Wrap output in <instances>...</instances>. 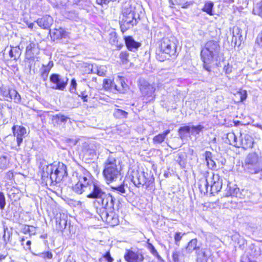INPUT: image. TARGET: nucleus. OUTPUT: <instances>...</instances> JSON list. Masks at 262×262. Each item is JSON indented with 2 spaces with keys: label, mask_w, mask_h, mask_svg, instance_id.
Listing matches in <instances>:
<instances>
[{
  "label": "nucleus",
  "mask_w": 262,
  "mask_h": 262,
  "mask_svg": "<svg viewBox=\"0 0 262 262\" xmlns=\"http://www.w3.org/2000/svg\"><path fill=\"white\" fill-rule=\"evenodd\" d=\"M196 262H207L209 257V250L206 248L202 247L201 249L197 252Z\"/></svg>",
  "instance_id": "26"
},
{
  "label": "nucleus",
  "mask_w": 262,
  "mask_h": 262,
  "mask_svg": "<svg viewBox=\"0 0 262 262\" xmlns=\"http://www.w3.org/2000/svg\"><path fill=\"white\" fill-rule=\"evenodd\" d=\"M70 118L68 116L59 113L52 116L51 121L54 126H60L64 125Z\"/></svg>",
  "instance_id": "21"
},
{
  "label": "nucleus",
  "mask_w": 262,
  "mask_h": 262,
  "mask_svg": "<svg viewBox=\"0 0 262 262\" xmlns=\"http://www.w3.org/2000/svg\"><path fill=\"white\" fill-rule=\"evenodd\" d=\"M124 257L127 262H142L144 260V256L141 252L128 249L126 250Z\"/></svg>",
  "instance_id": "16"
},
{
  "label": "nucleus",
  "mask_w": 262,
  "mask_h": 262,
  "mask_svg": "<svg viewBox=\"0 0 262 262\" xmlns=\"http://www.w3.org/2000/svg\"><path fill=\"white\" fill-rule=\"evenodd\" d=\"M12 130L13 135L16 138V142L18 146H19L23 141L24 138L27 134L26 129L25 127L19 125H14Z\"/></svg>",
  "instance_id": "18"
},
{
  "label": "nucleus",
  "mask_w": 262,
  "mask_h": 262,
  "mask_svg": "<svg viewBox=\"0 0 262 262\" xmlns=\"http://www.w3.org/2000/svg\"><path fill=\"white\" fill-rule=\"evenodd\" d=\"M245 165L249 172L254 174L260 173L259 179H262V167L258 162V157L256 152L248 154L246 160Z\"/></svg>",
  "instance_id": "7"
},
{
  "label": "nucleus",
  "mask_w": 262,
  "mask_h": 262,
  "mask_svg": "<svg viewBox=\"0 0 262 262\" xmlns=\"http://www.w3.org/2000/svg\"><path fill=\"white\" fill-rule=\"evenodd\" d=\"M193 2H192V1H189V2H186V3H184L182 6V8H188V7L190 5H193Z\"/></svg>",
  "instance_id": "63"
},
{
  "label": "nucleus",
  "mask_w": 262,
  "mask_h": 262,
  "mask_svg": "<svg viewBox=\"0 0 262 262\" xmlns=\"http://www.w3.org/2000/svg\"><path fill=\"white\" fill-rule=\"evenodd\" d=\"M6 199L3 192H0V209L3 210L6 206Z\"/></svg>",
  "instance_id": "53"
},
{
  "label": "nucleus",
  "mask_w": 262,
  "mask_h": 262,
  "mask_svg": "<svg viewBox=\"0 0 262 262\" xmlns=\"http://www.w3.org/2000/svg\"><path fill=\"white\" fill-rule=\"evenodd\" d=\"M33 254L38 257H40L45 259V260H47L48 259H51L53 257V254L50 251H45L43 252H40L37 254L33 253Z\"/></svg>",
  "instance_id": "41"
},
{
  "label": "nucleus",
  "mask_w": 262,
  "mask_h": 262,
  "mask_svg": "<svg viewBox=\"0 0 262 262\" xmlns=\"http://www.w3.org/2000/svg\"><path fill=\"white\" fill-rule=\"evenodd\" d=\"M79 97H81L83 102H88V93L85 90L80 91L79 93L78 92L77 94Z\"/></svg>",
  "instance_id": "54"
},
{
  "label": "nucleus",
  "mask_w": 262,
  "mask_h": 262,
  "mask_svg": "<svg viewBox=\"0 0 262 262\" xmlns=\"http://www.w3.org/2000/svg\"><path fill=\"white\" fill-rule=\"evenodd\" d=\"M232 67L229 63L225 65L223 68V70L226 74H229L232 72Z\"/></svg>",
  "instance_id": "58"
},
{
  "label": "nucleus",
  "mask_w": 262,
  "mask_h": 262,
  "mask_svg": "<svg viewBox=\"0 0 262 262\" xmlns=\"http://www.w3.org/2000/svg\"><path fill=\"white\" fill-rule=\"evenodd\" d=\"M129 54L126 51H122L120 54V58L123 63H127L128 62V57Z\"/></svg>",
  "instance_id": "52"
},
{
  "label": "nucleus",
  "mask_w": 262,
  "mask_h": 262,
  "mask_svg": "<svg viewBox=\"0 0 262 262\" xmlns=\"http://www.w3.org/2000/svg\"><path fill=\"white\" fill-rule=\"evenodd\" d=\"M69 33L62 28L55 29L52 35H51L54 39H60L61 38H66L68 37Z\"/></svg>",
  "instance_id": "27"
},
{
  "label": "nucleus",
  "mask_w": 262,
  "mask_h": 262,
  "mask_svg": "<svg viewBox=\"0 0 262 262\" xmlns=\"http://www.w3.org/2000/svg\"><path fill=\"white\" fill-rule=\"evenodd\" d=\"M103 174L107 184L116 181L120 177V169L115 158L109 156L105 161Z\"/></svg>",
  "instance_id": "5"
},
{
  "label": "nucleus",
  "mask_w": 262,
  "mask_h": 262,
  "mask_svg": "<svg viewBox=\"0 0 262 262\" xmlns=\"http://www.w3.org/2000/svg\"><path fill=\"white\" fill-rule=\"evenodd\" d=\"M97 74L100 76H103L105 75V73L101 69L100 67L97 69Z\"/></svg>",
  "instance_id": "64"
},
{
  "label": "nucleus",
  "mask_w": 262,
  "mask_h": 262,
  "mask_svg": "<svg viewBox=\"0 0 262 262\" xmlns=\"http://www.w3.org/2000/svg\"><path fill=\"white\" fill-rule=\"evenodd\" d=\"M124 40L127 49L132 52L136 51L141 45L140 42L135 41L131 36L124 37Z\"/></svg>",
  "instance_id": "23"
},
{
  "label": "nucleus",
  "mask_w": 262,
  "mask_h": 262,
  "mask_svg": "<svg viewBox=\"0 0 262 262\" xmlns=\"http://www.w3.org/2000/svg\"><path fill=\"white\" fill-rule=\"evenodd\" d=\"M125 185L124 181H121V183L116 185H111V188L114 192H117L118 194L125 196L126 194V190L125 188Z\"/></svg>",
  "instance_id": "28"
},
{
  "label": "nucleus",
  "mask_w": 262,
  "mask_h": 262,
  "mask_svg": "<svg viewBox=\"0 0 262 262\" xmlns=\"http://www.w3.org/2000/svg\"><path fill=\"white\" fill-rule=\"evenodd\" d=\"M114 81L108 79H104L103 82V86L105 90L113 92Z\"/></svg>",
  "instance_id": "43"
},
{
  "label": "nucleus",
  "mask_w": 262,
  "mask_h": 262,
  "mask_svg": "<svg viewBox=\"0 0 262 262\" xmlns=\"http://www.w3.org/2000/svg\"><path fill=\"white\" fill-rule=\"evenodd\" d=\"M198 185L201 193L205 194L209 192L210 181L206 177L200 179Z\"/></svg>",
  "instance_id": "25"
},
{
  "label": "nucleus",
  "mask_w": 262,
  "mask_h": 262,
  "mask_svg": "<svg viewBox=\"0 0 262 262\" xmlns=\"http://www.w3.org/2000/svg\"><path fill=\"white\" fill-rule=\"evenodd\" d=\"M239 144L244 150L252 148L254 144L253 138L248 134H245L244 136H242Z\"/></svg>",
  "instance_id": "24"
},
{
  "label": "nucleus",
  "mask_w": 262,
  "mask_h": 262,
  "mask_svg": "<svg viewBox=\"0 0 262 262\" xmlns=\"http://www.w3.org/2000/svg\"><path fill=\"white\" fill-rule=\"evenodd\" d=\"M140 20L139 13L134 6L129 3L125 4L119 17V24L121 31L124 33L126 30L136 26Z\"/></svg>",
  "instance_id": "4"
},
{
  "label": "nucleus",
  "mask_w": 262,
  "mask_h": 262,
  "mask_svg": "<svg viewBox=\"0 0 262 262\" xmlns=\"http://www.w3.org/2000/svg\"><path fill=\"white\" fill-rule=\"evenodd\" d=\"M42 68H43V69L41 72V77L43 78V80H46L48 77V74L50 70L48 68H46L45 67H42Z\"/></svg>",
  "instance_id": "56"
},
{
  "label": "nucleus",
  "mask_w": 262,
  "mask_h": 262,
  "mask_svg": "<svg viewBox=\"0 0 262 262\" xmlns=\"http://www.w3.org/2000/svg\"><path fill=\"white\" fill-rule=\"evenodd\" d=\"M73 176L76 178L77 182L73 186L72 190L77 194L86 192L87 198L100 199L106 192L104 186L83 167H79L74 172Z\"/></svg>",
  "instance_id": "1"
},
{
  "label": "nucleus",
  "mask_w": 262,
  "mask_h": 262,
  "mask_svg": "<svg viewBox=\"0 0 262 262\" xmlns=\"http://www.w3.org/2000/svg\"><path fill=\"white\" fill-rule=\"evenodd\" d=\"M9 90L7 89L6 87L2 86L0 87V99H4L5 100L9 101V99L8 98Z\"/></svg>",
  "instance_id": "40"
},
{
  "label": "nucleus",
  "mask_w": 262,
  "mask_h": 262,
  "mask_svg": "<svg viewBox=\"0 0 262 262\" xmlns=\"http://www.w3.org/2000/svg\"><path fill=\"white\" fill-rule=\"evenodd\" d=\"M113 258L111 256L110 252L107 251L99 259V262H113Z\"/></svg>",
  "instance_id": "45"
},
{
  "label": "nucleus",
  "mask_w": 262,
  "mask_h": 262,
  "mask_svg": "<svg viewBox=\"0 0 262 262\" xmlns=\"http://www.w3.org/2000/svg\"><path fill=\"white\" fill-rule=\"evenodd\" d=\"M115 201V198L111 193L105 192L100 198V202H98L101 206L100 209H104L107 211L114 210Z\"/></svg>",
  "instance_id": "12"
},
{
  "label": "nucleus",
  "mask_w": 262,
  "mask_h": 262,
  "mask_svg": "<svg viewBox=\"0 0 262 262\" xmlns=\"http://www.w3.org/2000/svg\"><path fill=\"white\" fill-rule=\"evenodd\" d=\"M191 127L189 126H184L180 127L178 129V135L183 140L187 137V134L190 132Z\"/></svg>",
  "instance_id": "34"
},
{
  "label": "nucleus",
  "mask_w": 262,
  "mask_h": 262,
  "mask_svg": "<svg viewBox=\"0 0 262 262\" xmlns=\"http://www.w3.org/2000/svg\"><path fill=\"white\" fill-rule=\"evenodd\" d=\"M205 160L209 167L211 169H214L216 168L215 162L212 159V154L211 152L206 151L205 153Z\"/></svg>",
  "instance_id": "32"
},
{
  "label": "nucleus",
  "mask_w": 262,
  "mask_h": 262,
  "mask_svg": "<svg viewBox=\"0 0 262 262\" xmlns=\"http://www.w3.org/2000/svg\"><path fill=\"white\" fill-rule=\"evenodd\" d=\"M190 127L192 129V134H195V135H199L204 128V126L202 125H193Z\"/></svg>",
  "instance_id": "48"
},
{
  "label": "nucleus",
  "mask_w": 262,
  "mask_h": 262,
  "mask_svg": "<svg viewBox=\"0 0 262 262\" xmlns=\"http://www.w3.org/2000/svg\"><path fill=\"white\" fill-rule=\"evenodd\" d=\"M68 78L64 80L58 74H52L50 76V81L52 84L51 88L54 90H64L68 84Z\"/></svg>",
  "instance_id": "11"
},
{
  "label": "nucleus",
  "mask_w": 262,
  "mask_h": 262,
  "mask_svg": "<svg viewBox=\"0 0 262 262\" xmlns=\"http://www.w3.org/2000/svg\"><path fill=\"white\" fill-rule=\"evenodd\" d=\"M177 40L175 37H164L157 43L156 51V58L164 61L177 56Z\"/></svg>",
  "instance_id": "3"
},
{
  "label": "nucleus",
  "mask_w": 262,
  "mask_h": 262,
  "mask_svg": "<svg viewBox=\"0 0 262 262\" xmlns=\"http://www.w3.org/2000/svg\"><path fill=\"white\" fill-rule=\"evenodd\" d=\"M97 212L103 222H105L111 226H115L119 224V217L114 210L107 211L104 209H97Z\"/></svg>",
  "instance_id": "8"
},
{
  "label": "nucleus",
  "mask_w": 262,
  "mask_h": 262,
  "mask_svg": "<svg viewBox=\"0 0 262 262\" xmlns=\"http://www.w3.org/2000/svg\"><path fill=\"white\" fill-rule=\"evenodd\" d=\"M256 42L259 47L262 48V32L258 34Z\"/></svg>",
  "instance_id": "60"
},
{
  "label": "nucleus",
  "mask_w": 262,
  "mask_h": 262,
  "mask_svg": "<svg viewBox=\"0 0 262 262\" xmlns=\"http://www.w3.org/2000/svg\"><path fill=\"white\" fill-rule=\"evenodd\" d=\"M132 181L137 187L145 185L147 189L154 183L155 178L151 171H137L133 175Z\"/></svg>",
  "instance_id": "6"
},
{
  "label": "nucleus",
  "mask_w": 262,
  "mask_h": 262,
  "mask_svg": "<svg viewBox=\"0 0 262 262\" xmlns=\"http://www.w3.org/2000/svg\"><path fill=\"white\" fill-rule=\"evenodd\" d=\"M7 164V160L5 157L0 158V169H5Z\"/></svg>",
  "instance_id": "55"
},
{
  "label": "nucleus",
  "mask_w": 262,
  "mask_h": 262,
  "mask_svg": "<svg viewBox=\"0 0 262 262\" xmlns=\"http://www.w3.org/2000/svg\"><path fill=\"white\" fill-rule=\"evenodd\" d=\"M221 47L219 42L214 40L208 41L201 51V58L203 62V68L207 71H211V65L220 58Z\"/></svg>",
  "instance_id": "2"
},
{
  "label": "nucleus",
  "mask_w": 262,
  "mask_h": 262,
  "mask_svg": "<svg viewBox=\"0 0 262 262\" xmlns=\"http://www.w3.org/2000/svg\"><path fill=\"white\" fill-rule=\"evenodd\" d=\"M170 132L169 129H167L162 133L155 136L152 139L153 143L154 144H161L165 140L167 136L170 133Z\"/></svg>",
  "instance_id": "29"
},
{
  "label": "nucleus",
  "mask_w": 262,
  "mask_h": 262,
  "mask_svg": "<svg viewBox=\"0 0 262 262\" xmlns=\"http://www.w3.org/2000/svg\"><path fill=\"white\" fill-rule=\"evenodd\" d=\"M201 243H199L196 238H193L190 240L185 248L182 249V254L187 255L195 251L196 253L198 251L201 249Z\"/></svg>",
  "instance_id": "14"
},
{
  "label": "nucleus",
  "mask_w": 262,
  "mask_h": 262,
  "mask_svg": "<svg viewBox=\"0 0 262 262\" xmlns=\"http://www.w3.org/2000/svg\"><path fill=\"white\" fill-rule=\"evenodd\" d=\"M68 226V216L64 214L60 213L56 216V229L63 232Z\"/></svg>",
  "instance_id": "19"
},
{
  "label": "nucleus",
  "mask_w": 262,
  "mask_h": 262,
  "mask_svg": "<svg viewBox=\"0 0 262 262\" xmlns=\"http://www.w3.org/2000/svg\"><path fill=\"white\" fill-rule=\"evenodd\" d=\"M77 82L76 80L73 78L71 80V84H70V91L72 93H74L75 94H78V92L76 91V88H77Z\"/></svg>",
  "instance_id": "50"
},
{
  "label": "nucleus",
  "mask_w": 262,
  "mask_h": 262,
  "mask_svg": "<svg viewBox=\"0 0 262 262\" xmlns=\"http://www.w3.org/2000/svg\"><path fill=\"white\" fill-rule=\"evenodd\" d=\"M147 248L148 249V250L150 251L151 254L153 255L154 256L157 257V258L161 260H162V257L161 256L158 254L157 250L155 249V247L153 246L152 244L149 242V239L148 240L147 242Z\"/></svg>",
  "instance_id": "37"
},
{
  "label": "nucleus",
  "mask_w": 262,
  "mask_h": 262,
  "mask_svg": "<svg viewBox=\"0 0 262 262\" xmlns=\"http://www.w3.org/2000/svg\"><path fill=\"white\" fill-rule=\"evenodd\" d=\"M117 0H96L97 4L103 6V5H107L110 2H116Z\"/></svg>",
  "instance_id": "57"
},
{
  "label": "nucleus",
  "mask_w": 262,
  "mask_h": 262,
  "mask_svg": "<svg viewBox=\"0 0 262 262\" xmlns=\"http://www.w3.org/2000/svg\"><path fill=\"white\" fill-rule=\"evenodd\" d=\"M185 234V233H181L177 232L175 233L174 236V243L177 246H180V242L182 239V237Z\"/></svg>",
  "instance_id": "49"
},
{
  "label": "nucleus",
  "mask_w": 262,
  "mask_h": 262,
  "mask_svg": "<svg viewBox=\"0 0 262 262\" xmlns=\"http://www.w3.org/2000/svg\"><path fill=\"white\" fill-rule=\"evenodd\" d=\"M8 230V228L5 227L4 228V234L3 235V238L4 239L5 242L7 244L8 243H11V236L12 234V232H7L8 237H6V231Z\"/></svg>",
  "instance_id": "51"
},
{
  "label": "nucleus",
  "mask_w": 262,
  "mask_h": 262,
  "mask_svg": "<svg viewBox=\"0 0 262 262\" xmlns=\"http://www.w3.org/2000/svg\"><path fill=\"white\" fill-rule=\"evenodd\" d=\"M8 98L9 101L13 100L14 102L19 103L21 101V97L19 93L14 89H10Z\"/></svg>",
  "instance_id": "30"
},
{
  "label": "nucleus",
  "mask_w": 262,
  "mask_h": 262,
  "mask_svg": "<svg viewBox=\"0 0 262 262\" xmlns=\"http://www.w3.org/2000/svg\"><path fill=\"white\" fill-rule=\"evenodd\" d=\"M226 191V196H231L240 199L243 198V195L242 192H244V190H243L242 192H240L239 188L235 184H228Z\"/></svg>",
  "instance_id": "20"
},
{
  "label": "nucleus",
  "mask_w": 262,
  "mask_h": 262,
  "mask_svg": "<svg viewBox=\"0 0 262 262\" xmlns=\"http://www.w3.org/2000/svg\"><path fill=\"white\" fill-rule=\"evenodd\" d=\"M223 185V179L218 174L213 173L210 180L209 192L210 194L214 195L217 193L221 189Z\"/></svg>",
  "instance_id": "13"
},
{
  "label": "nucleus",
  "mask_w": 262,
  "mask_h": 262,
  "mask_svg": "<svg viewBox=\"0 0 262 262\" xmlns=\"http://www.w3.org/2000/svg\"><path fill=\"white\" fill-rule=\"evenodd\" d=\"M127 115V112L121 109H116L114 112V116L117 119L126 118Z\"/></svg>",
  "instance_id": "38"
},
{
  "label": "nucleus",
  "mask_w": 262,
  "mask_h": 262,
  "mask_svg": "<svg viewBox=\"0 0 262 262\" xmlns=\"http://www.w3.org/2000/svg\"><path fill=\"white\" fill-rule=\"evenodd\" d=\"M9 55L11 58H13L14 60H17L19 58L21 55V51L19 46L12 47L9 52Z\"/></svg>",
  "instance_id": "33"
},
{
  "label": "nucleus",
  "mask_w": 262,
  "mask_h": 262,
  "mask_svg": "<svg viewBox=\"0 0 262 262\" xmlns=\"http://www.w3.org/2000/svg\"><path fill=\"white\" fill-rule=\"evenodd\" d=\"M239 95H240L241 100L242 101H244L247 98V92L246 91L244 90V91H241L239 92Z\"/></svg>",
  "instance_id": "61"
},
{
  "label": "nucleus",
  "mask_w": 262,
  "mask_h": 262,
  "mask_svg": "<svg viewBox=\"0 0 262 262\" xmlns=\"http://www.w3.org/2000/svg\"><path fill=\"white\" fill-rule=\"evenodd\" d=\"M227 140L229 144L236 147H239L240 146L237 145V139L235 134L233 133H229L227 134Z\"/></svg>",
  "instance_id": "35"
},
{
  "label": "nucleus",
  "mask_w": 262,
  "mask_h": 262,
  "mask_svg": "<svg viewBox=\"0 0 262 262\" xmlns=\"http://www.w3.org/2000/svg\"><path fill=\"white\" fill-rule=\"evenodd\" d=\"M54 170L52 175L51 176V182L59 183L64 177L68 176L67 166L63 163L59 162L57 166L53 165Z\"/></svg>",
  "instance_id": "10"
},
{
  "label": "nucleus",
  "mask_w": 262,
  "mask_h": 262,
  "mask_svg": "<svg viewBox=\"0 0 262 262\" xmlns=\"http://www.w3.org/2000/svg\"><path fill=\"white\" fill-rule=\"evenodd\" d=\"M113 92L125 93L128 89V86L125 82V77L118 76L113 83Z\"/></svg>",
  "instance_id": "15"
},
{
  "label": "nucleus",
  "mask_w": 262,
  "mask_h": 262,
  "mask_svg": "<svg viewBox=\"0 0 262 262\" xmlns=\"http://www.w3.org/2000/svg\"><path fill=\"white\" fill-rule=\"evenodd\" d=\"M13 172L11 171H8L6 174V178L7 180H11L13 179Z\"/></svg>",
  "instance_id": "62"
},
{
  "label": "nucleus",
  "mask_w": 262,
  "mask_h": 262,
  "mask_svg": "<svg viewBox=\"0 0 262 262\" xmlns=\"http://www.w3.org/2000/svg\"><path fill=\"white\" fill-rule=\"evenodd\" d=\"M176 161L179 163L182 168H185L186 166V159L185 155L183 153L179 154Z\"/></svg>",
  "instance_id": "44"
},
{
  "label": "nucleus",
  "mask_w": 262,
  "mask_h": 262,
  "mask_svg": "<svg viewBox=\"0 0 262 262\" xmlns=\"http://www.w3.org/2000/svg\"><path fill=\"white\" fill-rule=\"evenodd\" d=\"M232 38L231 42L234 44V46H240L241 43L244 40V37L243 36V30L237 26H234L232 29Z\"/></svg>",
  "instance_id": "17"
},
{
  "label": "nucleus",
  "mask_w": 262,
  "mask_h": 262,
  "mask_svg": "<svg viewBox=\"0 0 262 262\" xmlns=\"http://www.w3.org/2000/svg\"><path fill=\"white\" fill-rule=\"evenodd\" d=\"M35 43L33 42L30 43L26 47V54L29 58H32L33 54L32 52V50L35 47Z\"/></svg>",
  "instance_id": "46"
},
{
  "label": "nucleus",
  "mask_w": 262,
  "mask_h": 262,
  "mask_svg": "<svg viewBox=\"0 0 262 262\" xmlns=\"http://www.w3.org/2000/svg\"><path fill=\"white\" fill-rule=\"evenodd\" d=\"M139 88L142 96L147 98L155 97L156 87L155 83H149L144 79H140L138 83Z\"/></svg>",
  "instance_id": "9"
},
{
  "label": "nucleus",
  "mask_w": 262,
  "mask_h": 262,
  "mask_svg": "<svg viewBox=\"0 0 262 262\" xmlns=\"http://www.w3.org/2000/svg\"><path fill=\"white\" fill-rule=\"evenodd\" d=\"M27 232L29 234H34L36 232V229L32 226H28L27 228H25Z\"/></svg>",
  "instance_id": "59"
},
{
  "label": "nucleus",
  "mask_w": 262,
  "mask_h": 262,
  "mask_svg": "<svg viewBox=\"0 0 262 262\" xmlns=\"http://www.w3.org/2000/svg\"><path fill=\"white\" fill-rule=\"evenodd\" d=\"M54 167H53L52 164L47 165L46 167H43L42 172V177L48 178L49 177L51 180V176L52 175Z\"/></svg>",
  "instance_id": "36"
},
{
  "label": "nucleus",
  "mask_w": 262,
  "mask_h": 262,
  "mask_svg": "<svg viewBox=\"0 0 262 262\" xmlns=\"http://www.w3.org/2000/svg\"><path fill=\"white\" fill-rule=\"evenodd\" d=\"M37 25L43 29H49L53 24V20L50 15H45L41 18H38L36 21Z\"/></svg>",
  "instance_id": "22"
},
{
  "label": "nucleus",
  "mask_w": 262,
  "mask_h": 262,
  "mask_svg": "<svg viewBox=\"0 0 262 262\" xmlns=\"http://www.w3.org/2000/svg\"><path fill=\"white\" fill-rule=\"evenodd\" d=\"M213 7L214 3L210 1H208L205 3L204 7L202 8V11L206 12L210 16H212L214 15L213 13Z\"/></svg>",
  "instance_id": "31"
},
{
  "label": "nucleus",
  "mask_w": 262,
  "mask_h": 262,
  "mask_svg": "<svg viewBox=\"0 0 262 262\" xmlns=\"http://www.w3.org/2000/svg\"><path fill=\"white\" fill-rule=\"evenodd\" d=\"M249 253L251 256L256 257L259 254L257 250L256 246L254 244H252L249 246Z\"/></svg>",
  "instance_id": "47"
},
{
  "label": "nucleus",
  "mask_w": 262,
  "mask_h": 262,
  "mask_svg": "<svg viewBox=\"0 0 262 262\" xmlns=\"http://www.w3.org/2000/svg\"><path fill=\"white\" fill-rule=\"evenodd\" d=\"M253 12L254 14L262 18V0L255 5Z\"/></svg>",
  "instance_id": "42"
},
{
  "label": "nucleus",
  "mask_w": 262,
  "mask_h": 262,
  "mask_svg": "<svg viewBox=\"0 0 262 262\" xmlns=\"http://www.w3.org/2000/svg\"><path fill=\"white\" fill-rule=\"evenodd\" d=\"M184 256L182 254V250L174 249L172 254V260L173 262H181L182 258Z\"/></svg>",
  "instance_id": "39"
}]
</instances>
